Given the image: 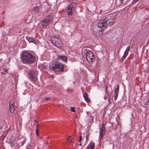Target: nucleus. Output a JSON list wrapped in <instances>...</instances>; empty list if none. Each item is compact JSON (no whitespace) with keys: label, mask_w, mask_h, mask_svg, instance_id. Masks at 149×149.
Listing matches in <instances>:
<instances>
[{"label":"nucleus","mask_w":149,"mask_h":149,"mask_svg":"<svg viewBox=\"0 0 149 149\" xmlns=\"http://www.w3.org/2000/svg\"><path fill=\"white\" fill-rule=\"evenodd\" d=\"M114 18L108 17L98 21L97 27L101 30L106 29L108 26H112L115 23Z\"/></svg>","instance_id":"f257e3e1"},{"label":"nucleus","mask_w":149,"mask_h":149,"mask_svg":"<svg viewBox=\"0 0 149 149\" xmlns=\"http://www.w3.org/2000/svg\"><path fill=\"white\" fill-rule=\"evenodd\" d=\"M22 61L26 64H31L34 62L36 58L31 54L27 52H23L22 56Z\"/></svg>","instance_id":"f03ea898"},{"label":"nucleus","mask_w":149,"mask_h":149,"mask_svg":"<svg viewBox=\"0 0 149 149\" xmlns=\"http://www.w3.org/2000/svg\"><path fill=\"white\" fill-rule=\"evenodd\" d=\"M64 65L55 61H52L49 64V69L54 72H60L63 71Z\"/></svg>","instance_id":"7ed1b4c3"},{"label":"nucleus","mask_w":149,"mask_h":149,"mask_svg":"<svg viewBox=\"0 0 149 149\" xmlns=\"http://www.w3.org/2000/svg\"><path fill=\"white\" fill-rule=\"evenodd\" d=\"M51 42L52 44L57 47L59 48L63 45V43L61 39L58 36H52L51 38Z\"/></svg>","instance_id":"20e7f679"},{"label":"nucleus","mask_w":149,"mask_h":149,"mask_svg":"<svg viewBox=\"0 0 149 149\" xmlns=\"http://www.w3.org/2000/svg\"><path fill=\"white\" fill-rule=\"evenodd\" d=\"M85 54L86 60L88 63L92 64L93 62L95 61V57L93 52L88 50L86 52Z\"/></svg>","instance_id":"39448f33"},{"label":"nucleus","mask_w":149,"mask_h":149,"mask_svg":"<svg viewBox=\"0 0 149 149\" xmlns=\"http://www.w3.org/2000/svg\"><path fill=\"white\" fill-rule=\"evenodd\" d=\"M52 15H48L45 17V19L42 21V25L43 28H46L50 23L52 19Z\"/></svg>","instance_id":"423d86ee"},{"label":"nucleus","mask_w":149,"mask_h":149,"mask_svg":"<svg viewBox=\"0 0 149 149\" xmlns=\"http://www.w3.org/2000/svg\"><path fill=\"white\" fill-rule=\"evenodd\" d=\"M76 4L72 3L71 5L68 6L67 9V15L68 16H72L74 14L73 10H74V8L75 7Z\"/></svg>","instance_id":"0eeeda50"},{"label":"nucleus","mask_w":149,"mask_h":149,"mask_svg":"<svg viewBox=\"0 0 149 149\" xmlns=\"http://www.w3.org/2000/svg\"><path fill=\"white\" fill-rule=\"evenodd\" d=\"M29 78L33 81H36L37 80V77L35 72L33 70H29Z\"/></svg>","instance_id":"6e6552de"},{"label":"nucleus","mask_w":149,"mask_h":149,"mask_svg":"<svg viewBox=\"0 0 149 149\" xmlns=\"http://www.w3.org/2000/svg\"><path fill=\"white\" fill-rule=\"evenodd\" d=\"M17 142L19 146H22L25 143L26 141V137L25 136H19L17 139Z\"/></svg>","instance_id":"1a4fd4ad"},{"label":"nucleus","mask_w":149,"mask_h":149,"mask_svg":"<svg viewBox=\"0 0 149 149\" xmlns=\"http://www.w3.org/2000/svg\"><path fill=\"white\" fill-rule=\"evenodd\" d=\"M105 132V129L104 127V124L103 123L102 125V128H100L99 131L100 138L101 139H102L104 134Z\"/></svg>","instance_id":"9d476101"},{"label":"nucleus","mask_w":149,"mask_h":149,"mask_svg":"<svg viewBox=\"0 0 149 149\" xmlns=\"http://www.w3.org/2000/svg\"><path fill=\"white\" fill-rule=\"evenodd\" d=\"M15 102L10 101L9 102V108L10 112L12 113H14L15 111V108L14 106Z\"/></svg>","instance_id":"9b49d317"},{"label":"nucleus","mask_w":149,"mask_h":149,"mask_svg":"<svg viewBox=\"0 0 149 149\" xmlns=\"http://www.w3.org/2000/svg\"><path fill=\"white\" fill-rule=\"evenodd\" d=\"M119 86L117 84L116 86V88L115 89L114 93V100L115 101L116 100L118 95L119 92Z\"/></svg>","instance_id":"f8f14e48"},{"label":"nucleus","mask_w":149,"mask_h":149,"mask_svg":"<svg viewBox=\"0 0 149 149\" xmlns=\"http://www.w3.org/2000/svg\"><path fill=\"white\" fill-rule=\"evenodd\" d=\"M57 59L63 62H67V57L64 55H58L57 57Z\"/></svg>","instance_id":"ddd939ff"},{"label":"nucleus","mask_w":149,"mask_h":149,"mask_svg":"<svg viewBox=\"0 0 149 149\" xmlns=\"http://www.w3.org/2000/svg\"><path fill=\"white\" fill-rule=\"evenodd\" d=\"M26 38L29 42L33 43L35 44H36L38 43V40L35 39H33L29 37H26Z\"/></svg>","instance_id":"4468645a"},{"label":"nucleus","mask_w":149,"mask_h":149,"mask_svg":"<svg viewBox=\"0 0 149 149\" xmlns=\"http://www.w3.org/2000/svg\"><path fill=\"white\" fill-rule=\"evenodd\" d=\"M88 95L86 93H85L83 94V97L85 101L87 102L90 101V100L88 98Z\"/></svg>","instance_id":"2eb2a0df"},{"label":"nucleus","mask_w":149,"mask_h":149,"mask_svg":"<svg viewBox=\"0 0 149 149\" xmlns=\"http://www.w3.org/2000/svg\"><path fill=\"white\" fill-rule=\"evenodd\" d=\"M95 147V145L93 143L89 144L87 149H93Z\"/></svg>","instance_id":"dca6fc26"},{"label":"nucleus","mask_w":149,"mask_h":149,"mask_svg":"<svg viewBox=\"0 0 149 149\" xmlns=\"http://www.w3.org/2000/svg\"><path fill=\"white\" fill-rule=\"evenodd\" d=\"M93 117L90 114L89 118L88 120V123H91L93 122Z\"/></svg>","instance_id":"f3484780"},{"label":"nucleus","mask_w":149,"mask_h":149,"mask_svg":"<svg viewBox=\"0 0 149 149\" xmlns=\"http://www.w3.org/2000/svg\"><path fill=\"white\" fill-rule=\"evenodd\" d=\"M73 137H72V136H70L68 138V140L69 142H72L73 141Z\"/></svg>","instance_id":"a211bd4d"},{"label":"nucleus","mask_w":149,"mask_h":149,"mask_svg":"<svg viewBox=\"0 0 149 149\" xmlns=\"http://www.w3.org/2000/svg\"><path fill=\"white\" fill-rule=\"evenodd\" d=\"M21 44H23V45L22 46V47L24 48V47H26V44L25 42L24 41H23V40L21 42Z\"/></svg>","instance_id":"6ab92c4d"},{"label":"nucleus","mask_w":149,"mask_h":149,"mask_svg":"<svg viewBox=\"0 0 149 149\" xmlns=\"http://www.w3.org/2000/svg\"><path fill=\"white\" fill-rule=\"evenodd\" d=\"M34 121L35 123H34V124L36 125V127L37 128L38 127L39 124L36 120H35Z\"/></svg>","instance_id":"aec40b11"},{"label":"nucleus","mask_w":149,"mask_h":149,"mask_svg":"<svg viewBox=\"0 0 149 149\" xmlns=\"http://www.w3.org/2000/svg\"><path fill=\"white\" fill-rule=\"evenodd\" d=\"M39 129L38 128H36V136H38L39 135Z\"/></svg>","instance_id":"412c9836"},{"label":"nucleus","mask_w":149,"mask_h":149,"mask_svg":"<svg viewBox=\"0 0 149 149\" xmlns=\"http://www.w3.org/2000/svg\"><path fill=\"white\" fill-rule=\"evenodd\" d=\"M70 109H71V110L72 111V112H76V111L75 110V108L74 107H71L70 108Z\"/></svg>","instance_id":"4be33fe9"},{"label":"nucleus","mask_w":149,"mask_h":149,"mask_svg":"<svg viewBox=\"0 0 149 149\" xmlns=\"http://www.w3.org/2000/svg\"><path fill=\"white\" fill-rule=\"evenodd\" d=\"M124 0H119V5H120L123 3Z\"/></svg>","instance_id":"5701e85b"},{"label":"nucleus","mask_w":149,"mask_h":149,"mask_svg":"<svg viewBox=\"0 0 149 149\" xmlns=\"http://www.w3.org/2000/svg\"><path fill=\"white\" fill-rule=\"evenodd\" d=\"M126 56H125L123 55V56L122 57L121 61H123L124 59L125 58Z\"/></svg>","instance_id":"b1692460"},{"label":"nucleus","mask_w":149,"mask_h":149,"mask_svg":"<svg viewBox=\"0 0 149 149\" xmlns=\"http://www.w3.org/2000/svg\"><path fill=\"white\" fill-rule=\"evenodd\" d=\"M26 149H31V146L30 144L28 145L26 147Z\"/></svg>","instance_id":"393cba45"},{"label":"nucleus","mask_w":149,"mask_h":149,"mask_svg":"<svg viewBox=\"0 0 149 149\" xmlns=\"http://www.w3.org/2000/svg\"><path fill=\"white\" fill-rule=\"evenodd\" d=\"M128 54V52L127 51H126L125 50L123 55L127 56Z\"/></svg>","instance_id":"a878e982"},{"label":"nucleus","mask_w":149,"mask_h":149,"mask_svg":"<svg viewBox=\"0 0 149 149\" xmlns=\"http://www.w3.org/2000/svg\"><path fill=\"white\" fill-rule=\"evenodd\" d=\"M128 54V52L127 51H126L125 50L123 55L127 56Z\"/></svg>","instance_id":"bb28decb"},{"label":"nucleus","mask_w":149,"mask_h":149,"mask_svg":"<svg viewBox=\"0 0 149 149\" xmlns=\"http://www.w3.org/2000/svg\"><path fill=\"white\" fill-rule=\"evenodd\" d=\"M130 46H127V47L126 49L125 50L126 51H127V52H128L130 50Z\"/></svg>","instance_id":"cd10ccee"},{"label":"nucleus","mask_w":149,"mask_h":149,"mask_svg":"<svg viewBox=\"0 0 149 149\" xmlns=\"http://www.w3.org/2000/svg\"><path fill=\"white\" fill-rule=\"evenodd\" d=\"M136 2V1H135V0H133L132 2L131 3V4H132V5H133V4H134Z\"/></svg>","instance_id":"c85d7f7f"},{"label":"nucleus","mask_w":149,"mask_h":149,"mask_svg":"<svg viewBox=\"0 0 149 149\" xmlns=\"http://www.w3.org/2000/svg\"><path fill=\"white\" fill-rule=\"evenodd\" d=\"M38 8V7L36 6V7H33V9L34 10H36Z\"/></svg>","instance_id":"c756f323"},{"label":"nucleus","mask_w":149,"mask_h":149,"mask_svg":"<svg viewBox=\"0 0 149 149\" xmlns=\"http://www.w3.org/2000/svg\"><path fill=\"white\" fill-rule=\"evenodd\" d=\"M82 136H81V135L80 136H79V142H80L81 141V140H82Z\"/></svg>","instance_id":"7c9ffc66"},{"label":"nucleus","mask_w":149,"mask_h":149,"mask_svg":"<svg viewBox=\"0 0 149 149\" xmlns=\"http://www.w3.org/2000/svg\"><path fill=\"white\" fill-rule=\"evenodd\" d=\"M3 71H4V72H7L8 70L7 69H5V68H3Z\"/></svg>","instance_id":"2f4dec72"},{"label":"nucleus","mask_w":149,"mask_h":149,"mask_svg":"<svg viewBox=\"0 0 149 149\" xmlns=\"http://www.w3.org/2000/svg\"><path fill=\"white\" fill-rule=\"evenodd\" d=\"M49 99H50V97H46L45 98V100H49Z\"/></svg>","instance_id":"473e14b6"},{"label":"nucleus","mask_w":149,"mask_h":149,"mask_svg":"<svg viewBox=\"0 0 149 149\" xmlns=\"http://www.w3.org/2000/svg\"><path fill=\"white\" fill-rule=\"evenodd\" d=\"M1 74H5V72H4V71H3V72H1Z\"/></svg>","instance_id":"72a5a7b5"},{"label":"nucleus","mask_w":149,"mask_h":149,"mask_svg":"<svg viewBox=\"0 0 149 149\" xmlns=\"http://www.w3.org/2000/svg\"><path fill=\"white\" fill-rule=\"evenodd\" d=\"M104 98L105 100H106L107 98V97H106V96H104Z\"/></svg>","instance_id":"f704fd0d"},{"label":"nucleus","mask_w":149,"mask_h":149,"mask_svg":"<svg viewBox=\"0 0 149 149\" xmlns=\"http://www.w3.org/2000/svg\"><path fill=\"white\" fill-rule=\"evenodd\" d=\"M132 5H132V4H131H131H130V5H129V6L130 7L131 6H132Z\"/></svg>","instance_id":"c9c22d12"},{"label":"nucleus","mask_w":149,"mask_h":149,"mask_svg":"<svg viewBox=\"0 0 149 149\" xmlns=\"http://www.w3.org/2000/svg\"><path fill=\"white\" fill-rule=\"evenodd\" d=\"M3 127L2 126H0V129H1Z\"/></svg>","instance_id":"e433bc0d"},{"label":"nucleus","mask_w":149,"mask_h":149,"mask_svg":"<svg viewBox=\"0 0 149 149\" xmlns=\"http://www.w3.org/2000/svg\"><path fill=\"white\" fill-rule=\"evenodd\" d=\"M79 145L80 146H82V144L81 143H80L79 144Z\"/></svg>","instance_id":"4c0bfd02"},{"label":"nucleus","mask_w":149,"mask_h":149,"mask_svg":"<svg viewBox=\"0 0 149 149\" xmlns=\"http://www.w3.org/2000/svg\"><path fill=\"white\" fill-rule=\"evenodd\" d=\"M148 101L147 102H146V104H148L147 103H148Z\"/></svg>","instance_id":"58836bf2"},{"label":"nucleus","mask_w":149,"mask_h":149,"mask_svg":"<svg viewBox=\"0 0 149 149\" xmlns=\"http://www.w3.org/2000/svg\"><path fill=\"white\" fill-rule=\"evenodd\" d=\"M86 113H87V114H88V112H87V111H86Z\"/></svg>","instance_id":"ea45409f"},{"label":"nucleus","mask_w":149,"mask_h":149,"mask_svg":"<svg viewBox=\"0 0 149 149\" xmlns=\"http://www.w3.org/2000/svg\"><path fill=\"white\" fill-rule=\"evenodd\" d=\"M37 149H39V147H38Z\"/></svg>","instance_id":"a19ab883"},{"label":"nucleus","mask_w":149,"mask_h":149,"mask_svg":"<svg viewBox=\"0 0 149 149\" xmlns=\"http://www.w3.org/2000/svg\"><path fill=\"white\" fill-rule=\"evenodd\" d=\"M44 68H45V66H44Z\"/></svg>","instance_id":"79ce46f5"},{"label":"nucleus","mask_w":149,"mask_h":149,"mask_svg":"<svg viewBox=\"0 0 149 149\" xmlns=\"http://www.w3.org/2000/svg\"><path fill=\"white\" fill-rule=\"evenodd\" d=\"M68 91H69V89H68Z\"/></svg>","instance_id":"37998d69"}]
</instances>
